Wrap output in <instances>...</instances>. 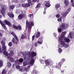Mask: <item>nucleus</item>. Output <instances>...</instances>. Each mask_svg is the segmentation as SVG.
<instances>
[{
  "label": "nucleus",
  "mask_w": 74,
  "mask_h": 74,
  "mask_svg": "<svg viewBox=\"0 0 74 74\" xmlns=\"http://www.w3.org/2000/svg\"><path fill=\"white\" fill-rule=\"evenodd\" d=\"M56 18H59L60 17V15L59 14H57L56 15Z\"/></svg>",
  "instance_id": "51"
},
{
  "label": "nucleus",
  "mask_w": 74,
  "mask_h": 74,
  "mask_svg": "<svg viewBox=\"0 0 74 74\" xmlns=\"http://www.w3.org/2000/svg\"><path fill=\"white\" fill-rule=\"evenodd\" d=\"M40 32H38L37 33V34H36V38H38V37L40 36Z\"/></svg>",
  "instance_id": "34"
},
{
  "label": "nucleus",
  "mask_w": 74,
  "mask_h": 74,
  "mask_svg": "<svg viewBox=\"0 0 74 74\" xmlns=\"http://www.w3.org/2000/svg\"><path fill=\"white\" fill-rule=\"evenodd\" d=\"M69 35L68 36V38H71L72 39L74 38V33L73 32H70Z\"/></svg>",
  "instance_id": "9"
},
{
  "label": "nucleus",
  "mask_w": 74,
  "mask_h": 74,
  "mask_svg": "<svg viewBox=\"0 0 74 74\" xmlns=\"http://www.w3.org/2000/svg\"><path fill=\"white\" fill-rule=\"evenodd\" d=\"M30 67V65H29L28 66L27 68H24L25 71H27V69H29Z\"/></svg>",
  "instance_id": "40"
},
{
  "label": "nucleus",
  "mask_w": 74,
  "mask_h": 74,
  "mask_svg": "<svg viewBox=\"0 0 74 74\" xmlns=\"http://www.w3.org/2000/svg\"><path fill=\"white\" fill-rule=\"evenodd\" d=\"M62 62H64L65 61V59L64 58H63L62 59Z\"/></svg>",
  "instance_id": "57"
},
{
  "label": "nucleus",
  "mask_w": 74,
  "mask_h": 74,
  "mask_svg": "<svg viewBox=\"0 0 74 74\" xmlns=\"http://www.w3.org/2000/svg\"><path fill=\"white\" fill-rule=\"evenodd\" d=\"M71 3H73L74 2V0H71Z\"/></svg>",
  "instance_id": "60"
},
{
  "label": "nucleus",
  "mask_w": 74,
  "mask_h": 74,
  "mask_svg": "<svg viewBox=\"0 0 74 74\" xmlns=\"http://www.w3.org/2000/svg\"><path fill=\"white\" fill-rule=\"evenodd\" d=\"M67 14H68V13L66 12H65L62 14V16L64 18L66 16Z\"/></svg>",
  "instance_id": "26"
},
{
  "label": "nucleus",
  "mask_w": 74,
  "mask_h": 74,
  "mask_svg": "<svg viewBox=\"0 0 74 74\" xmlns=\"http://www.w3.org/2000/svg\"><path fill=\"white\" fill-rule=\"evenodd\" d=\"M31 58H33L35 56H36V53L34 52H32L31 53Z\"/></svg>",
  "instance_id": "20"
},
{
  "label": "nucleus",
  "mask_w": 74,
  "mask_h": 74,
  "mask_svg": "<svg viewBox=\"0 0 74 74\" xmlns=\"http://www.w3.org/2000/svg\"><path fill=\"white\" fill-rule=\"evenodd\" d=\"M3 66V62L1 60H0V67H1Z\"/></svg>",
  "instance_id": "30"
},
{
  "label": "nucleus",
  "mask_w": 74,
  "mask_h": 74,
  "mask_svg": "<svg viewBox=\"0 0 74 74\" xmlns=\"http://www.w3.org/2000/svg\"><path fill=\"white\" fill-rule=\"evenodd\" d=\"M33 14H30L29 15V18H32L33 17Z\"/></svg>",
  "instance_id": "44"
},
{
  "label": "nucleus",
  "mask_w": 74,
  "mask_h": 74,
  "mask_svg": "<svg viewBox=\"0 0 74 74\" xmlns=\"http://www.w3.org/2000/svg\"><path fill=\"white\" fill-rule=\"evenodd\" d=\"M23 58L24 60H25V61L23 62V66H25L27 64L28 61V64H30L32 66H33L34 63V60L32 58H31L30 56H28L27 54L25 53L23 55Z\"/></svg>",
  "instance_id": "1"
},
{
  "label": "nucleus",
  "mask_w": 74,
  "mask_h": 74,
  "mask_svg": "<svg viewBox=\"0 0 74 74\" xmlns=\"http://www.w3.org/2000/svg\"><path fill=\"white\" fill-rule=\"evenodd\" d=\"M7 58L8 59H10L11 62H14V61L15 60L14 58H13L12 57H9L8 56L7 57Z\"/></svg>",
  "instance_id": "23"
},
{
  "label": "nucleus",
  "mask_w": 74,
  "mask_h": 74,
  "mask_svg": "<svg viewBox=\"0 0 74 74\" xmlns=\"http://www.w3.org/2000/svg\"><path fill=\"white\" fill-rule=\"evenodd\" d=\"M14 55V53L13 51H10V53H9V57H11Z\"/></svg>",
  "instance_id": "19"
},
{
  "label": "nucleus",
  "mask_w": 74,
  "mask_h": 74,
  "mask_svg": "<svg viewBox=\"0 0 74 74\" xmlns=\"http://www.w3.org/2000/svg\"><path fill=\"white\" fill-rule=\"evenodd\" d=\"M8 44L9 46L10 47H11V46H12V43L11 42H9Z\"/></svg>",
  "instance_id": "43"
},
{
  "label": "nucleus",
  "mask_w": 74,
  "mask_h": 74,
  "mask_svg": "<svg viewBox=\"0 0 74 74\" xmlns=\"http://www.w3.org/2000/svg\"><path fill=\"white\" fill-rule=\"evenodd\" d=\"M23 59L22 58H20L19 60H18V62L19 61V62L22 63L23 62Z\"/></svg>",
  "instance_id": "36"
},
{
  "label": "nucleus",
  "mask_w": 74,
  "mask_h": 74,
  "mask_svg": "<svg viewBox=\"0 0 74 74\" xmlns=\"http://www.w3.org/2000/svg\"><path fill=\"white\" fill-rule=\"evenodd\" d=\"M42 42H43V41L42 40L39 39V40L37 42L39 44H42Z\"/></svg>",
  "instance_id": "29"
},
{
  "label": "nucleus",
  "mask_w": 74,
  "mask_h": 74,
  "mask_svg": "<svg viewBox=\"0 0 74 74\" xmlns=\"http://www.w3.org/2000/svg\"><path fill=\"white\" fill-rule=\"evenodd\" d=\"M58 51L60 53H62V49L61 48H59V46H58Z\"/></svg>",
  "instance_id": "27"
},
{
  "label": "nucleus",
  "mask_w": 74,
  "mask_h": 74,
  "mask_svg": "<svg viewBox=\"0 0 74 74\" xmlns=\"http://www.w3.org/2000/svg\"><path fill=\"white\" fill-rule=\"evenodd\" d=\"M15 64L16 66V67L17 69H19L20 66H19V63H18V60H16L15 62Z\"/></svg>",
  "instance_id": "8"
},
{
  "label": "nucleus",
  "mask_w": 74,
  "mask_h": 74,
  "mask_svg": "<svg viewBox=\"0 0 74 74\" xmlns=\"http://www.w3.org/2000/svg\"><path fill=\"white\" fill-rule=\"evenodd\" d=\"M37 73V71H36V70H34L32 71V74H36Z\"/></svg>",
  "instance_id": "38"
},
{
  "label": "nucleus",
  "mask_w": 74,
  "mask_h": 74,
  "mask_svg": "<svg viewBox=\"0 0 74 74\" xmlns=\"http://www.w3.org/2000/svg\"><path fill=\"white\" fill-rule=\"evenodd\" d=\"M5 23H6L7 25L9 26H11V24L8 21H7L6 20H5Z\"/></svg>",
  "instance_id": "17"
},
{
  "label": "nucleus",
  "mask_w": 74,
  "mask_h": 74,
  "mask_svg": "<svg viewBox=\"0 0 74 74\" xmlns=\"http://www.w3.org/2000/svg\"><path fill=\"white\" fill-rule=\"evenodd\" d=\"M2 52H3V51L1 50V47H0V53H1Z\"/></svg>",
  "instance_id": "52"
},
{
  "label": "nucleus",
  "mask_w": 74,
  "mask_h": 74,
  "mask_svg": "<svg viewBox=\"0 0 74 74\" xmlns=\"http://www.w3.org/2000/svg\"><path fill=\"white\" fill-rule=\"evenodd\" d=\"M39 1H40L39 0H36V1H37V3L39 2Z\"/></svg>",
  "instance_id": "62"
},
{
  "label": "nucleus",
  "mask_w": 74,
  "mask_h": 74,
  "mask_svg": "<svg viewBox=\"0 0 74 74\" xmlns=\"http://www.w3.org/2000/svg\"><path fill=\"white\" fill-rule=\"evenodd\" d=\"M0 23L1 24V25L5 29H6V27L5 25L3 23V22H2L1 20H0Z\"/></svg>",
  "instance_id": "14"
},
{
  "label": "nucleus",
  "mask_w": 74,
  "mask_h": 74,
  "mask_svg": "<svg viewBox=\"0 0 74 74\" xmlns=\"http://www.w3.org/2000/svg\"><path fill=\"white\" fill-rule=\"evenodd\" d=\"M15 8V6L14 5H10V8L11 9V10H13Z\"/></svg>",
  "instance_id": "35"
},
{
  "label": "nucleus",
  "mask_w": 74,
  "mask_h": 74,
  "mask_svg": "<svg viewBox=\"0 0 74 74\" xmlns=\"http://www.w3.org/2000/svg\"><path fill=\"white\" fill-rule=\"evenodd\" d=\"M34 45L35 47H37V43H35L34 44Z\"/></svg>",
  "instance_id": "53"
},
{
  "label": "nucleus",
  "mask_w": 74,
  "mask_h": 74,
  "mask_svg": "<svg viewBox=\"0 0 74 74\" xmlns=\"http://www.w3.org/2000/svg\"><path fill=\"white\" fill-rule=\"evenodd\" d=\"M11 34L13 35V36L15 38H16V40L14 38H13L12 40V41L14 43V44H18V43L19 41V39L17 36L15 35V34H14V32H12L11 33Z\"/></svg>",
  "instance_id": "4"
},
{
  "label": "nucleus",
  "mask_w": 74,
  "mask_h": 74,
  "mask_svg": "<svg viewBox=\"0 0 74 74\" xmlns=\"http://www.w3.org/2000/svg\"><path fill=\"white\" fill-rule=\"evenodd\" d=\"M45 5L47 7H49L51 5L49 1H46L45 2Z\"/></svg>",
  "instance_id": "15"
},
{
  "label": "nucleus",
  "mask_w": 74,
  "mask_h": 74,
  "mask_svg": "<svg viewBox=\"0 0 74 74\" xmlns=\"http://www.w3.org/2000/svg\"><path fill=\"white\" fill-rule=\"evenodd\" d=\"M32 40L33 41V40H34V36H32Z\"/></svg>",
  "instance_id": "56"
},
{
  "label": "nucleus",
  "mask_w": 74,
  "mask_h": 74,
  "mask_svg": "<svg viewBox=\"0 0 74 74\" xmlns=\"http://www.w3.org/2000/svg\"><path fill=\"white\" fill-rule=\"evenodd\" d=\"M60 5L59 3H57L55 5V8L56 10L58 12V10L59 8H60Z\"/></svg>",
  "instance_id": "16"
},
{
  "label": "nucleus",
  "mask_w": 74,
  "mask_h": 74,
  "mask_svg": "<svg viewBox=\"0 0 74 74\" xmlns=\"http://www.w3.org/2000/svg\"><path fill=\"white\" fill-rule=\"evenodd\" d=\"M8 51H10H10H12V48H10L8 49Z\"/></svg>",
  "instance_id": "48"
},
{
  "label": "nucleus",
  "mask_w": 74,
  "mask_h": 74,
  "mask_svg": "<svg viewBox=\"0 0 74 74\" xmlns=\"http://www.w3.org/2000/svg\"><path fill=\"white\" fill-rule=\"evenodd\" d=\"M36 2V0H33L32 2L34 3Z\"/></svg>",
  "instance_id": "59"
},
{
  "label": "nucleus",
  "mask_w": 74,
  "mask_h": 74,
  "mask_svg": "<svg viewBox=\"0 0 74 74\" xmlns=\"http://www.w3.org/2000/svg\"><path fill=\"white\" fill-rule=\"evenodd\" d=\"M8 15L10 18H13L14 16V14L11 12L8 13Z\"/></svg>",
  "instance_id": "21"
},
{
  "label": "nucleus",
  "mask_w": 74,
  "mask_h": 74,
  "mask_svg": "<svg viewBox=\"0 0 74 74\" xmlns=\"http://www.w3.org/2000/svg\"><path fill=\"white\" fill-rule=\"evenodd\" d=\"M65 35H64V38L63 39V40H64V42H67L68 43H69V42H70V39H69V38H65Z\"/></svg>",
  "instance_id": "13"
},
{
  "label": "nucleus",
  "mask_w": 74,
  "mask_h": 74,
  "mask_svg": "<svg viewBox=\"0 0 74 74\" xmlns=\"http://www.w3.org/2000/svg\"><path fill=\"white\" fill-rule=\"evenodd\" d=\"M2 52L5 51L7 50V47L5 45H3L2 46Z\"/></svg>",
  "instance_id": "18"
},
{
  "label": "nucleus",
  "mask_w": 74,
  "mask_h": 74,
  "mask_svg": "<svg viewBox=\"0 0 74 74\" xmlns=\"http://www.w3.org/2000/svg\"><path fill=\"white\" fill-rule=\"evenodd\" d=\"M53 34L55 37H56V36H57V34H56V33H53Z\"/></svg>",
  "instance_id": "50"
},
{
  "label": "nucleus",
  "mask_w": 74,
  "mask_h": 74,
  "mask_svg": "<svg viewBox=\"0 0 74 74\" xmlns=\"http://www.w3.org/2000/svg\"><path fill=\"white\" fill-rule=\"evenodd\" d=\"M19 70L20 71H23V69H21V68L19 69Z\"/></svg>",
  "instance_id": "55"
},
{
  "label": "nucleus",
  "mask_w": 74,
  "mask_h": 74,
  "mask_svg": "<svg viewBox=\"0 0 74 74\" xmlns=\"http://www.w3.org/2000/svg\"><path fill=\"white\" fill-rule=\"evenodd\" d=\"M19 11L18 10H16V14H19Z\"/></svg>",
  "instance_id": "49"
},
{
  "label": "nucleus",
  "mask_w": 74,
  "mask_h": 74,
  "mask_svg": "<svg viewBox=\"0 0 74 74\" xmlns=\"http://www.w3.org/2000/svg\"><path fill=\"white\" fill-rule=\"evenodd\" d=\"M64 4L66 5V6H68L69 5V0H65L64 1Z\"/></svg>",
  "instance_id": "22"
},
{
  "label": "nucleus",
  "mask_w": 74,
  "mask_h": 74,
  "mask_svg": "<svg viewBox=\"0 0 74 74\" xmlns=\"http://www.w3.org/2000/svg\"><path fill=\"white\" fill-rule=\"evenodd\" d=\"M61 64V62L58 63V64H57L56 67H57V68H60L61 67V65H60Z\"/></svg>",
  "instance_id": "25"
},
{
  "label": "nucleus",
  "mask_w": 74,
  "mask_h": 74,
  "mask_svg": "<svg viewBox=\"0 0 74 74\" xmlns=\"http://www.w3.org/2000/svg\"><path fill=\"white\" fill-rule=\"evenodd\" d=\"M28 3L30 4L32 3V0H27Z\"/></svg>",
  "instance_id": "47"
},
{
  "label": "nucleus",
  "mask_w": 74,
  "mask_h": 74,
  "mask_svg": "<svg viewBox=\"0 0 74 74\" xmlns=\"http://www.w3.org/2000/svg\"><path fill=\"white\" fill-rule=\"evenodd\" d=\"M45 64H46V65H47V66H50L51 64H52L53 63V61L51 60H45Z\"/></svg>",
  "instance_id": "5"
},
{
  "label": "nucleus",
  "mask_w": 74,
  "mask_h": 74,
  "mask_svg": "<svg viewBox=\"0 0 74 74\" xmlns=\"http://www.w3.org/2000/svg\"><path fill=\"white\" fill-rule=\"evenodd\" d=\"M41 4L40 3H38V4L37 5V6L36 7V8H39L40 7V5Z\"/></svg>",
  "instance_id": "41"
},
{
  "label": "nucleus",
  "mask_w": 74,
  "mask_h": 74,
  "mask_svg": "<svg viewBox=\"0 0 74 74\" xmlns=\"http://www.w3.org/2000/svg\"><path fill=\"white\" fill-rule=\"evenodd\" d=\"M72 5L73 7H74V2L72 3Z\"/></svg>",
  "instance_id": "61"
},
{
  "label": "nucleus",
  "mask_w": 74,
  "mask_h": 74,
  "mask_svg": "<svg viewBox=\"0 0 74 74\" xmlns=\"http://www.w3.org/2000/svg\"><path fill=\"white\" fill-rule=\"evenodd\" d=\"M1 43L2 45V46H3L4 45H5V42H4V41L3 40H2L1 42Z\"/></svg>",
  "instance_id": "32"
},
{
  "label": "nucleus",
  "mask_w": 74,
  "mask_h": 74,
  "mask_svg": "<svg viewBox=\"0 0 74 74\" xmlns=\"http://www.w3.org/2000/svg\"><path fill=\"white\" fill-rule=\"evenodd\" d=\"M46 9H47V8H45L44 9L45 11L43 12V13L44 14H46V12H45L46 11Z\"/></svg>",
  "instance_id": "46"
},
{
  "label": "nucleus",
  "mask_w": 74,
  "mask_h": 74,
  "mask_svg": "<svg viewBox=\"0 0 74 74\" xmlns=\"http://www.w3.org/2000/svg\"><path fill=\"white\" fill-rule=\"evenodd\" d=\"M13 2H15V3H18V0H14V1H13Z\"/></svg>",
  "instance_id": "54"
},
{
  "label": "nucleus",
  "mask_w": 74,
  "mask_h": 74,
  "mask_svg": "<svg viewBox=\"0 0 74 74\" xmlns=\"http://www.w3.org/2000/svg\"><path fill=\"white\" fill-rule=\"evenodd\" d=\"M68 27V25L64 23H62L60 25V27L62 30H64Z\"/></svg>",
  "instance_id": "6"
},
{
  "label": "nucleus",
  "mask_w": 74,
  "mask_h": 74,
  "mask_svg": "<svg viewBox=\"0 0 74 74\" xmlns=\"http://www.w3.org/2000/svg\"><path fill=\"white\" fill-rule=\"evenodd\" d=\"M12 65L10 63V62H8L7 66L8 67H11V66Z\"/></svg>",
  "instance_id": "31"
},
{
  "label": "nucleus",
  "mask_w": 74,
  "mask_h": 74,
  "mask_svg": "<svg viewBox=\"0 0 74 74\" xmlns=\"http://www.w3.org/2000/svg\"><path fill=\"white\" fill-rule=\"evenodd\" d=\"M21 38L22 40L23 39H26L27 38V36L26 35V33H25L24 34L21 35Z\"/></svg>",
  "instance_id": "12"
},
{
  "label": "nucleus",
  "mask_w": 74,
  "mask_h": 74,
  "mask_svg": "<svg viewBox=\"0 0 74 74\" xmlns=\"http://www.w3.org/2000/svg\"><path fill=\"white\" fill-rule=\"evenodd\" d=\"M17 29H19V30H21L22 29V27L20 25H18L17 26Z\"/></svg>",
  "instance_id": "42"
},
{
  "label": "nucleus",
  "mask_w": 74,
  "mask_h": 74,
  "mask_svg": "<svg viewBox=\"0 0 74 74\" xmlns=\"http://www.w3.org/2000/svg\"><path fill=\"white\" fill-rule=\"evenodd\" d=\"M40 62L41 63H43V62L44 61H43V60H41L40 61Z\"/></svg>",
  "instance_id": "58"
},
{
  "label": "nucleus",
  "mask_w": 74,
  "mask_h": 74,
  "mask_svg": "<svg viewBox=\"0 0 74 74\" xmlns=\"http://www.w3.org/2000/svg\"><path fill=\"white\" fill-rule=\"evenodd\" d=\"M66 33H67L66 31L63 32L62 35H61L60 37L58 39V41L60 42L61 47H64L65 48H67L69 46V44L66 43L63 40V38H64V35L66 34Z\"/></svg>",
  "instance_id": "2"
},
{
  "label": "nucleus",
  "mask_w": 74,
  "mask_h": 74,
  "mask_svg": "<svg viewBox=\"0 0 74 74\" xmlns=\"http://www.w3.org/2000/svg\"><path fill=\"white\" fill-rule=\"evenodd\" d=\"M34 25V23L33 21L28 22V21L26 20V26L28 27V30L27 34L28 36H30V32H31V29L32 26Z\"/></svg>",
  "instance_id": "3"
},
{
  "label": "nucleus",
  "mask_w": 74,
  "mask_h": 74,
  "mask_svg": "<svg viewBox=\"0 0 74 74\" xmlns=\"http://www.w3.org/2000/svg\"><path fill=\"white\" fill-rule=\"evenodd\" d=\"M61 72L62 73H64V71H61Z\"/></svg>",
  "instance_id": "64"
},
{
  "label": "nucleus",
  "mask_w": 74,
  "mask_h": 74,
  "mask_svg": "<svg viewBox=\"0 0 74 74\" xmlns=\"http://www.w3.org/2000/svg\"><path fill=\"white\" fill-rule=\"evenodd\" d=\"M5 7V6H4V8H3L2 10H1V13L4 17L5 16V9L6 8H4Z\"/></svg>",
  "instance_id": "7"
},
{
  "label": "nucleus",
  "mask_w": 74,
  "mask_h": 74,
  "mask_svg": "<svg viewBox=\"0 0 74 74\" xmlns=\"http://www.w3.org/2000/svg\"><path fill=\"white\" fill-rule=\"evenodd\" d=\"M70 10H71V8H69L65 12L68 14L69 12V11H70Z\"/></svg>",
  "instance_id": "39"
},
{
  "label": "nucleus",
  "mask_w": 74,
  "mask_h": 74,
  "mask_svg": "<svg viewBox=\"0 0 74 74\" xmlns=\"http://www.w3.org/2000/svg\"><path fill=\"white\" fill-rule=\"evenodd\" d=\"M12 27L14 29H18V26L15 25H13Z\"/></svg>",
  "instance_id": "33"
},
{
  "label": "nucleus",
  "mask_w": 74,
  "mask_h": 74,
  "mask_svg": "<svg viewBox=\"0 0 74 74\" xmlns=\"http://www.w3.org/2000/svg\"><path fill=\"white\" fill-rule=\"evenodd\" d=\"M30 3H23L22 4V6L23 7H25V8L26 7H30Z\"/></svg>",
  "instance_id": "10"
},
{
  "label": "nucleus",
  "mask_w": 74,
  "mask_h": 74,
  "mask_svg": "<svg viewBox=\"0 0 74 74\" xmlns=\"http://www.w3.org/2000/svg\"><path fill=\"white\" fill-rule=\"evenodd\" d=\"M7 74V71L5 69H3L1 73V74Z\"/></svg>",
  "instance_id": "28"
},
{
  "label": "nucleus",
  "mask_w": 74,
  "mask_h": 74,
  "mask_svg": "<svg viewBox=\"0 0 74 74\" xmlns=\"http://www.w3.org/2000/svg\"><path fill=\"white\" fill-rule=\"evenodd\" d=\"M3 54L5 56H9V54L8 53V52L6 51H5L3 52Z\"/></svg>",
  "instance_id": "24"
},
{
  "label": "nucleus",
  "mask_w": 74,
  "mask_h": 74,
  "mask_svg": "<svg viewBox=\"0 0 74 74\" xmlns=\"http://www.w3.org/2000/svg\"><path fill=\"white\" fill-rule=\"evenodd\" d=\"M62 17H61L60 18L58 19L57 20L58 22L61 21H62Z\"/></svg>",
  "instance_id": "37"
},
{
  "label": "nucleus",
  "mask_w": 74,
  "mask_h": 74,
  "mask_svg": "<svg viewBox=\"0 0 74 74\" xmlns=\"http://www.w3.org/2000/svg\"><path fill=\"white\" fill-rule=\"evenodd\" d=\"M23 17H25V14H21L19 15L18 17V18L20 20H21Z\"/></svg>",
  "instance_id": "11"
},
{
  "label": "nucleus",
  "mask_w": 74,
  "mask_h": 74,
  "mask_svg": "<svg viewBox=\"0 0 74 74\" xmlns=\"http://www.w3.org/2000/svg\"><path fill=\"white\" fill-rule=\"evenodd\" d=\"M14 66H15V65H14V64H13L12 65V67H14Z\"/></svg>",
  "instance_id": "63"
},
{
  "label": "nucleus",
  "mask_w": 74,
  "mask_h": 74,
  "mask_svg": "<svg viewBox=\"0 0 74 74\" xmlns=\"http://www.w3.org/2000/svg\"><path fill=\"white\" fill-rule=\"evenodd\" d=\"M58 32H60L62 31V29H61V28H58Z\"/></svg>",
  "instance_id": "45"
}]
</instances>
